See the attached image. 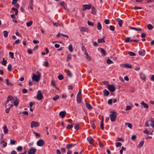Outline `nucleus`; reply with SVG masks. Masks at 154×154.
I'll list each match as a JSON object with an SVG mask.
<instances>
[{
    "label": "nucleus",
    "mask_w": 154,
    "mask_h": 154,
    "mask_svg": "<svg viewBox=\"0 0 154 154\" xmlns=\"http://www.w3.org/2000/svg\"><path fill=\"white\" fill-rule=\"evenodd\" d=\"M150 121L151 122V127L154 128V119H151L150 120Z\"/></svg>",
    "instance_id": "31"
},
{
    "label": "nucleus",
    "mask_w": 154,
    "mask_h": 154,
    "mask_svg": "<svg viewBox=\"0 0 154 154\" xmlns=\"http://www.w3.org/2000/svg\"><path fill=\"white\" fill-rule=\"evenodd\" d=\"M58 78L60 80H62L63 79V76L62 75H59L58 77Z\"/></svg>",
    "instance_id": "61"
},
{
    "label": "nucleus",
    "mask_w": 154,
    "mask_h": 154,
    "mask_svg": "<svg viewBox=\"0 0 154 154\" xmlns=\"http://www.w3.org/2000/svg\"><path fill=\"white\" fill-rule=\"evenodd\" d=\"M3 131L5 134H7L8 132V129L7 128V126L5 125L3 127Z\"/></svg>",
    "instance_id": "18"
},
{
    "label": "nucleus",
    "mask_w": 154,
    "mask_h": 154,
    "mask_svg": "<svg viewBox=\"0 0 154 154\" xmlns=\"http://www.w3.org/2000/svg\"><path fill=\"white\" fill-rule=\"evenodd\" d=\"M101 53L104 55H105L106 54V52L105 50L101 48Z\"/></svg>",
    "instance_id": "45"
},
{
    "label": "nucleus",
    "mask_w": 154,
    "mask_h": 154,
    "mask_svg": "<svg viewBox=\"0 0 154 154\" xmlns=\"http://www.w3.org/2000/svg\"><path fill=\"white\" fill-rule=\"evenodd\" d=\"M67 74L68 75V76L70 77H71L72 76V74L71 72L69 70H68Z\"/></svg>",
    "instance_id": "58"
},
{
    "label": "nucleus",
    "mask_w": 154,
    "mask_h": 154,
    "mask_svg": "<svg viewBox=\"0 0 154 154\" xmlns=\"http://www.w3.org/2000/svg\"><path fill=\"white\" fill-rule=\"evenodd\" d=\"M13 97L11 96H9L7 98V100L6 101V104L8 103L9 101L12 100Z\"/></svg>",
    "instance_id": "25"
},
{
    "label": "nucleus",
    "mask_w": 154,
    "mask_h": 154,
    "mask_svg": "<svg viewBox=\"0 0 154 154\" xmlns=\"http://www.w3.org/2000/svg\"><path fill=\"white\" fill-rule=\"evenodd\" d=\"M74 145L72 144H67L66 146V148L68 149H69L71 148L72 146H73Z\"/></svg>",
    "instance_id": "40"
},
{
    "label": "nucleus",
    "mask_w": 154,
    "mask_h": 154,
    "mask_svg": "<svg viewBox=\"0 0 154 154\" xmlns=\"http://www.w3.org/2000/svg\"><path fill=\"white\" fill-rule=\"evenodd\" d=\"M33 133L35 135V136L36 137H39L40 136V134L37 132H36L35 131H33Z\"/></svg>",
    "instance_id": "53"
},
{
    "label": "nucleus",
    "mask_w": 154,
    "mask_h": 154,
    "mask_svg": "<svg viewBox=\"0 0 154 154\" xmlns=\"http://www.w3.org/2000/svg\"><path fill=\"white\" fill-rule=\"evenodd\" d=\"M27 52L29 54H32V50L30 49H28L27 50Z\"/></svg>",
    "instance_id": "62"
},
{
    "label": "nucleus",
    "mask_w": 154,
    "mask_h": 154,
    "mask_svg": "<svg viewBox=\"0 0 154 154\" xmlns=\"http://www.w3.org/2000/svg\"><path fill=\"white\" fill-rule=\"evenodd\" d=\"M12 66L10 64H9L8 67V69L9 71H11V70Z\"/></svg>",
    "instance_id": "59"
},
{
    "label": "nucleus",
    "mask_w": 154,
    "mask_h": 154,
    "mask_svg": "<svg viewBox=\"0 0 154 154\" xmlns=\"http://www.w3.org/2000/svg\"><path fill=\"white\" fill-rule=\"evenodd\" d=\"M83 7V11H85L86 10H89L92 7V5L91 4L89 5H83L82 6Z\"/></svg>",
    "instance_id": "6"
},
{
    "label": "nucleus",
    "mask_w": 154,
    "mask_h": 154,
    "mask_svg": "<svg viewBox=\"0 0 154 154\" xmlns=\"http://www.w3.org/2000/svg\"><path fill=\"white\" fill-rule=\"evenodd\" d=\"M39 123L37 122L32 121L31 123L30 127L31 128H36L39 126Z\"/></svg>",
    "instance_id": "4"
},
{
    "label": "nucleus",
    "mask_w": 154,
    "mask_h": 154,
    "mask_svg": "<svg viewBox=\"0 0 154 154\" xmlns=\"http://www.w3.org/2000/svg\"><path fill=\"white\" fill-rule=\"evenodd\" d=\"M150 122V120L149 121H147L145 124V126L146 127H148L149 126V122Z\"/></svg>",
    "instance_id": "42"
},
{
    "label": "nucleus",
    "mask_w": 154,
    "mask_h": 154,
    "mask_svg": "<svg viewBox=\"0 0 154 154\" xmlns=\"http://www.w3.org/2000/svg\"><path fill=\"white\" fill-rule=\"evenodd\" d=\"M97 28L98 30H100L102 29V26L100 23L98 22L97 23Z\"/></svg>",
    "instance_id": "23"
},
{
    "label": "nucleus",
    "mask_w": 154,
    "mask_h": 154,
    "mask_svg": "<svg viewBox=\"0 0 154 154\" xmlns=\"http://www.w3.org/2000/svg\"><path fill=\"white\" fill-rule=\"evenodd\" d=\"M140 104L143 106V107L145 108H148L149 106L146 103H145L143 101H142Z\"/></svg>",
    "instance_id": "15"
},
{
    "label": "nucleus",
    "mask_w": 154,
    "mask_h": 154,
    "mask_svg": "<svg viewBox=\"0 0 154 154\" xmlns=\"http://www.w3.org/2000/svg\"><path fill=\"white\" fill-rule=\"evenodd\" d=\"M107 63L108 64H110L113 63V61L110 59H107L106 60Z\"/></svg>",
    "instance_id": "43"
},
{
    "label": "nucleus",
    "mask_w": 154,
    "mask_h": 154,
    "mask_svg": "<svg viewBox=\"0 0 154 154\" xmlns=\"http://www.w3.org/2000/svg\"><path fill=\"white\" fill-rule=\"evenodd\" d=\"M36 149L34 148H30L28 152V154H35L36 152Z\"/></svg>",
    "instance_id": "8"
},
{
    "label": "nucleus",
    "mask_w": 154,
    "mask_h": 154,
    "mask_svg": "<svg viewBox=\"0 0 154 154\" xmlns=\"http://www.w3.org/2000/svg\"><path fill=\"white\" fill-rule=\"evenodd\" d=\"M22 147L20 146H18L17 148V150L18 151H20L22 150Z\"/></svg>",
    "instance_id": "38"
},
{
    "label": "nucleus",
    "mask_w": 154,
    "mask_h": 154,
    "mask_svg": "<svg viewBox=\"0 0 154 154\" xmlns=\"http://www.w3.org/2000/svg\"><path fill=\"white\" fill-rule=\"evenodd\" d=\"M131 38L130 37H127L126 38L125 40V42H131Z\"/></svg>",
    "instance_id": "35"
},
{
    "label": "nucleus",
    "mask_w": 154,
    "mask_h": 154,
    "mask_svg": "<svg viewBox=\"0 0 154 154\" xmlns=\"http://www.w3.org/2000/svg\"><path fill=\"white\" fill-rule=\"evenodd\" d=\"M18 0H12V4L13 5L16 4Z\"/></svg>",
    "instance_id": "63"
},
{
    "label": "nucleus",
    "mask_w": 154,
    "mask_h": 154,
    "mask_svg": "<svg viewBox=\"0 0 154 154\" xmlns=\"http://www.w3.org/2000/svg\"><path fill=\"white\" fill-rule=\"evenodd\" d=\"M146 36V34L145 33H142L141 34V38H145Z\"/></svg>",
    "instance_id": "64"
},
{
    "label": "nucleus",
    "mask_w": 154,
    "mask_h": 154,
    "mask_svg": "<svg viewBox=\"0 0 154 154\" xmlns=\"http://www.w3.org/2000/svg\"><path fill=\"white\" fill-rule=\"evenodd\" d=\"M145 51L144 50H142L138 52L139 54L141 56H143L144 55Z\"/></svg>",
    "instance_id": "29"
},
{
    "label": "nucleus",
    "mask_w": 154,
    "mask_h": 154,
    "mask_svg": "<svg viewBox=\"0 0 154 154\" xmlns=\"http://www.w3.org/2000/svg\"><path fill=\"white\" fill-rule=\"evenodd\" d=\"M91 123L92 128L93 129H95V126L94 122H91Z\"/></svg>",
    "instance_id": "55"
},
{
    "label": "nucleus",
    "mask_w": 154,
    "mask_h": 154,
    "mask_svg": "<svg viewBox=\"0 0 154 154\" xmlns=\"http://www.w3.org/2000/svg\"><path fill=\"white\" fill-rule=\"evenodd\" d=\"M147 27L149 30H151L153 28V26L151 24H148L147 25Z\"/></svg>",
    "instance_id": "32"
},
{
    "label": "nucleus",
    "mask_w": 154,
    "mask_h": 154,
    "mask_svg": "<svg viewBox=\"0 0 154 154\" xmlns=\"http://www.w3.org/2000/svg\"><path fill=\"white\" fill-rule=\"evenodd\" d=\"M7 63V61L5 60L4 58H3V60L2 62V63L3 65L5 66Z\"/></svg>",
    "instance_id": "51"
},
{
    "label": "nucleus",
    "mask_w": 154,
    "mask_h": 154,
    "mask_svg": "<svg viewBox=\"0 0 154 154\" xmlns=\"http://www.w3.org/2000/svg\"><path fill=\"white\" fill-rule=\"evenodd\" d=\"M32 23H33V22L32 21H31L29 22H28L26 23V26L27 27H29L32 25Z\"/></svg>",
    "instance_id": "33"
},
{
    "label": "nucleus",
    "mask_w": 154,
    "mask_h": 154,
    "mask_svg": "<svg viewBox=\"0 0 154 154\" xmlns=\"http://www.w3.org/2000/svg\"><path fill=\"white\" fill-rule=\"evenodd\" d=\"M129 29H130L134 30H135L137 31H142V30L141 29H140L139 28H136L132 27L131 26H129Z\"/></svg>",
    "instance_id": "19"
},
{
    "label": "nucleus",
    "mask_w": 154,
    "mask_h": 154,
    "mask_svg": "<svg viewBox=\"0 0 154 154\" xmlns=\"http://www.w3.org/2000/svg\"><path fill=\"white\" fill-rule=\"evenodd\" d=\"M37 99L39 100H41L43 98V96L42 93L41 91L38 90L37 93L36 95Z\"/></svg>",
    "instance_id": "3"
},
{
    "label": "nucleus",
    "mask_w": 154,
    "mask_h": 154,
    "mask_svg": "<svg viewBox=\"0 0 154 154\" xmlns=\"http://www.w3.org/2000/svg\"><path fill=\"white\" fill-rule=\"evenodd\" d=\"M82 101L81 97H77V101L78 103H80Z\"/></svg>",
    "instance_id": "44"
},
{
    "label": "nucleus",
    "mask_w": 154,
    "mask_h": 154,
    "mask_svg": "<svg viewBox=\"0 0 154 154\" xmlns=\"http://www.w3.org/2000/svg\"><path fill=\"white\" fill-rule=\"evenodd\" d=\"M103 118L102 120L101 121V123L100 125V126L102 130H103L104 129V126L103 124Z\"/></svg>",
    "instance_id": "24"
},
{
    "label": "nucleus",
    "mask_w": 154,
    "mask_h": 154,
    "mask_svg": "<svg viewBox=\"0 0 154 154\" xmlns=\"http://www.w3.org/2000/svg\"><path fill=\"white\" fill-rule=\"evenodd\" d=\"M59 98V96L58 95H57L56 96L54 97L53 98V99L55 101H57Z\"/></svg>",
    "instance_id": "46"
},
{
    "label": "nucleus",
    "mask_w": 154,
    "mask_h": 154,
    "mask_svg": "<svg viewBox=\"0 0 154 154\" xmlns=\"http://www.w3.org/2000/svg\"><path fill=\"white\" fill-rule=\"evenodd\" d=\"M108 89L111 92H113L115 90V88L113 85H110L108 86Z\"/></svg>",
    "instance_id": "7"
},
{
    "label": "nucleus",
    "mask_w": 154,
    "mask_h": 154,
    "mask_svg": "<svg viewBox=\"0 0 154 154\" xmlns=\"http://www.w3.org/2000/svg\"><path fill=\"white\" fill-rule=\"evenodd\" d=\"M109 29L112 31H114L115 29V28L113 26L111 25L109 26Z\"/></svg>",
    "instance_id": "47"
},
{
    "label": "nucleus",
    "mask_w": 154,
    "mask_h": 154,
    "mask_svg": "<svg viewBox=\"0 0 154 154\" xmlns=\"http://www.w3.org/2000/svg\"><path fill=\"white\" fill-rule=\"evenodd\" d=\"M87 140L89 143L92 145H93L94 139L91 137H89L87 138Z\"/></svg>",
    "instance_id": "10"
},
{
    "label": "nucleus",
    "mask_w": 154,
    "mask_h": 154,
    "mask_svg": "<svg viewBox=\"0 0 154 154\" xmlns=\"http://www.w3.org/2000/svg\"><path fill=\"white\" fill-rule=\"evenodd\" d=\"M144 141H141L140 143H139V144L137 146V147L138 148H141L143 146V143H144Z\"/></svg>",
    "instance_id": "27"
},
{
    "label": "nucleus",
    "mask_w": 154,
    "mask_h": 154,
    "mask_svg": "<svg viewBox=\"0 0 154 154\" xmlns=\"http://www.w3.org/2000/svg\"><path fill=\"white\" fill-rule=\"evenodd\" d=\"M80 30L81 32L83 33L85 32H88V29L86 28L82 27L80 28Z\"/></svg>",
    "instance_id": "12"
},
{
    "label": "nucleus",
    "mask_w": 154,
    "mask_h": 154,
    "mask_svg": "<svg viewBox=\"0 0 154 154\" xmlns=\"http://www.w3.org/2000/svg\"><path fill=\"white\" fill-rule=\"evenodd\" d=\"M66 112L65 110L62 111L60 112L59 113V116L62 118H64L66 115Z\"/></svg>",
    "instance_id": "9"
},
{
    "label": "nucleus",
    "mask_w": 154,
    "mask_h": 154,
    "mask_svg": "<svg viewBox=\"0 0 154 154\" xmlns=\"http://www.w3.org/2000/svg\"><path fill=\"white\" fill-rule=\"evenodd\" d=\"M16 143V141L14 140H10V144L11 145H14Z\"/></svg>",
    "instance_id": "54"
},
{
    "label": "nucleus",
    "mask_w": 154,
    "mask_h": 154,
    "mask_svg": "<svg viewBox=\"0 0 154 154\" xmlns=\"http://www.w3.org/2000/svg\"><path fill=\"white\" fill-rule=\"evenodd\" d=\"M88 25L91 26H93L94 25V23H93L89 21H88Z\"/></svg>",
    "instance_id": "48"
},
{
    "label": "nucleus",
    "mask_w": 154,
    "mask_h": 154,
    "mask_svg": "<svg viewBox=\"0 0 154 154\" xmlns=\"http://www.w3.org/2000/svg\"><path fill=\"white\" fill-rule=\"evenodd\" d=\"M122 143L120 142H117L116 143V146L117 147H119L121 146Z\"/></svg>",
    "instance_id": "56"
},
{
    "label": "nucleus",
    "mask_w": 154,
    "mask_h": 154,
    "mask_svg": "<svg viewBox=\"0 0 154 154\" xmlns=\"http://www.w3.org/2000/svg\"><path fill=\"white\" fill-rule=\"evenodd\" d=\"M74 128L76 130H79V125L78 124H76L74 126Z\"/></svg>",
    "instance_id": "39"
},
{
    "label": "nucleus",
    "mask_w": 154,
    "mask_h": 154,
    "mask_svg": "<svg viewBox=\"0 0 154 154\" xmlns=\"http://www.w3.org/2000/svg\"><path fill=\"white\" fill-rule=\"evenodd\" d=\"M60 5L62 6L64 9H66L65 5H66L65 2H61L60 3Z\"/></svg>",
    "instance_id": "28"
},
{
    "label": "nucleus",
    "mask_w": 154,
    "mask_h": 154,
    "mask_svg": "<svg viewBox=\"0 0 154 154\" xmlns=\"http://www.w3.org/2000/svg\"><path fill=\"white\" fill-rule=\"evenodd\" d=\"M82 51H83L84 52V54L87 53V51H86V48L84 47V46H82Z\"/></svg>",
    "instance_id": "36"
},
{
    "label": "nucleus",
    "mask_w": 154,
    "mask_h": 154,
    "mask_svg": "<svg viewBox=\"0 0 154 154\" xmlns=\"http://www.w3.org/2000/svg\"><path fill=\"white\" fill-rule=\"evenodd\" d=\"M72 58V55L71 54H69L67 56L66 61L69 62Z\"/></svg>",
    "instance_id": "20"
},
{
    "label": "nucleus",
    "mask_w": 154,
    "mask_h": 154,
    "mask_svg": "<svg viewBox=\"0 0 154 154\" xmlns=\"http://www.w3.org/2000/svg\"><path fill=\"white\" fill-rule=\"evenodd\" d=\"M103 92L104 93V95H106L107 96H108L109 94V92L106 90H104Z\"/></svg>",
    "instance_id": "34"
},
{
    "label": "nucleus",
    "mask_w": 154,
    "mask_h": 154,
    "mask_svg": "<svg viewBox=\"0 0 154 154\" xmlns=\"http://www.w3.org/2000/svg\"><path fill=\"white\" fill-rule=\"evenodd\" d=\"M19 100L18 99H16L14 101V105L16 107L17 106L19 103Z\"/></svg>",
    "instance_id": "22"
},
{
    "label": "nucleus",
    "mask_w": 154,
    "mask_h": 154,
    "mask_svg": "<svg viewBox=\"0 0 154 154\" xmlns=\"http://www.w3.org/2000/svg\"><path fill=\"white\" fill-rule=\"evenodd\" d=\"M9 54L10 55V57L12 59H13L14 57V54L13 52H9Z\"/></svg>",
    "instance_id": "50"
},
{
    "label": "nucleus",
    "mask_w": 154,
    "mask_h": 154,
    "mask_svg": "<svg viewBox=\"0 0 154 154\" xmlns=\"http://www.w3.org/2000/svg\"><path fill=\"white\" fill-rule=\"evenodd\" d=\"M125 125L127 126L129 128H132V126L131 124L129 123H125Z\"/></svg>",
    "instance_id": "37"
},
{
    "label": "nucleus",
    "mask_w": 154,
    "mask_h": 154,
    "mask_svg": "<svg viewBox=\"0 0 154 154\" xmlns=\"http://www.w3.org/2000/svg\"><path fill=\"white\" fill-rule=\"evenodd\" d=\"M85 104H86V106L87 107V108L88 109L90 110L92 109V106L89 103H88V102H86L85 103Z\"/></svg>",
    "instance_id": "16"
},
{
    "label": "nucleus",
    "mask_w": 154,
    "mask_h": 154,
    "mask_svg": "<svg viewBox=\"0 0 154 154\" xmlns=\"http://www.w3.org/2000/svg\"><path fill=\"white\" fill-rule=\"evenodd\" d=\"M128 54L131 56H135L136 55L135 54L132 52H129Z\"/></svg>",
    "instance_id": "52"
},
{
    "label": "nucleus",
    "mask_w": 154,
    "mask_h": 154,
    "mask_svg": "<svg viewBox=\"0 0 154 154\" xmlns=\"http://www.w3.org/2000/svg\"><path fill=\"white\" fill-rule=\"evenodd\" d=\"M140 77L142 80L145 81L146 77L144 74L143 73H141L140 74Z\"/></svg>",
    "instance_id": "17"
},
{
    "label": "nucleus",
    "mask_w": 154,
    "mask_h": 154,
    "mask_svg": "<svg viewBox=\"0 0 154 154\" xmlns=\"http://www.w3.org/2000/svg\"><path fill=\"white\" fill-rule=\"evenodd\" d=\"M41 75L40 73H38V75H36L33 74L32 77V80L33 81H35L36 82H38L40 79Z\"/></svg>",
    "instance_id": "2"
},
{
    "label": "nucleus",
    "mask_w": 154,
    "mask_h": 154,
    "mask_svg": "<svg viewBox=\"0 0 154 154\" xmlns=\"http://www.w3.org/2000/svg\"><path fill=\"white\" fill-rule=\"evenodd\" d=\"M73 125H68L66 127V129H69L72 128H73Z\"/></svg>",
    "instance_id": "49"
},
{
    "label": "nucleus",
    "mask_w": 154,
    "mask_h": 154,
    "mask_svg": "<svg viewBox=\"0 0 154 154\" xmlns=\"http://www.w3.org/2000/svg\"><path fill=\"white\" fill-rule=\"evenodd\" d=\"M104 23L106 24H109V20L108 19H105L104 20Z\"/></svg>",
    "instance_id": "60"
},
{
    "label": "nucleus",
    "mask_w": 154,
    "mask_h": 154,
    "mask_svg": "<svg viewBox=\"0 0 154 154\" xmlns=\"http://www.w3.org/2000/svg\"><path fill=\"white\" fill-rule=\"evenodd\" d=\"M84 54L86 55V58L87 60H88V61H91V57L89 56L88 54V53H87L86 54Z\"/></svg>",
    "instance_id": "26"
},
{
    "label": "nucleus",
    "mask_w": 154,
    "mask_h": 154,
    "mask_svg": "<svg viewBox=\"0 0 154 154\" xmlns=\"http://www.w3.org/2000/svg\"><path fill=\"white\" fill-rule=\"evenodd\" d=\"M4 35L5 37H7L8 36V32L5 31L3 32Z\"/></svg>",
    "instance_id": "41"
},
{
    "label": "nucleus",
    "mask_w": 154,
    "mask_h": 154,
    "mask_svg": "<svg viewBox=\"0 0 154 154\" xmlns=\"http://www.w3.org/2000/svg\"><path fill=\"white\" fill-rule=\"evenodd\" d=\"M44 66H45L48 67L49 66V63L48 61H45L44 62Z\"/></svg>",
    "instance_id": "57"
},
{
    "label": "nucleus",
    "mask_w": 154,
    "mask_h": 154,
    "mask_svg": "<svg viewBox=\"0 0 154 154\" xmlns=\"http://www.w3.org/2000/svg\"><path fill=\"white\" fill-rule=\"evenodd\" d=\"M0 144L2 145V147L3 148H5L7 145V143L5 142L4 141L1 140L0 141Z\"/></svg>",
    "instance_id": "14"
},
{
    "label": "nucleus",
    "mask_w": 154,
    "mask_h": 154,
    "mask_svg": "<svg viewBox=\"0 0 154 154\" xmlns=\"http://www.w3.org/2000/svg\"><path fill=\"white\" fill-rule=\"evenodd\" d=\"M121 66H123L125 68H128L129 69H131L132 68L131 65L128 63L123 64L121 65Z\"/></svg>",
    "instance_id": "11"
},
{
    "label": "nucleus",
    "mask_w": 154,
    "mask_h": 154,
    "mask_svg": "<svg viewBox=\"0 0 154 154\" xmlns=\"http://www.w3.org/2000/svg\"><path fill=\"white\" fill-rule=\"evenodd\" d=\"M45 144L44 140L42 139H40L37 142V145L39 146H42Z\"/></svg>",
    "instance_id": "5"
},
{
    "label": "nucleus",
    "mask_w": 154,
    "mask_h": 154,
    "mask_svg": "<svg viewBox=\"0 0 154 154\" xmlns=\"http://www.w3.org/2000/svg\"><path fill=\"white\" fill-rule=\"evenodd\" d=\"M98 42L99 43H104L105 42V37H103L101 38L98 39Z\"/></svg>",
    "instance_id": "21"
},
{
    "label": "nucleus",
    "mask_w": 154,
    "mask_h": 154,
    "mask_svg": "<svg viewBox=\"0 0 154 154\" xmlns=\"http://www.w3.org/2000/svg\"><path fill=\"white\" fill-rule=\"evenodd\" d=\"M69 49L70 52H73V49L72 45L71 44L69 45Z\"/></svg>",
    "instance_id": "30"
},
{
    "label": "nucleus",
    "mask_w": 154,
    "mask_h": 154,
    "mask_svg": "<svg viewBox=\"0 0 154 154\" xmlns=\"http://www.w3.org/2000/svg\"><path fill=\"white\" fill-rule=\"evenodd\" d=\"M111 114L110 115V120L111 121L113 122L116 121L117 114L116 112L112 111L111 112Z\"/></svg>",
    "instance_id": "1"
},
{
    "label": "nucleus",
    "mask_w": 154,
    "mask_h": 154,
    "mask_svg": "<svg viewBox=\"0 0 154 154\" xmlns=\"http://www.w3.org/2000/svg\"><path fill=\"white\" fill-rule=\"evenodd\" d=\"M116 21L118 22L119 25L120 27H121L122 26V21L119 18L116 19Z\"/></svg>",
    "instance_id": "13"
}]
</instances>
